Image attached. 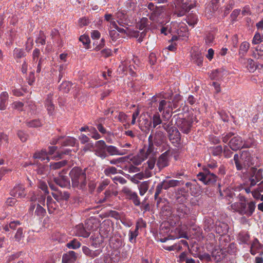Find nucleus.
<instances>
[{"label": "nucleus", "instance_id": "nucleus-34", "mask_svg": "<svg viewBox=\"0 0 263 263\" xmlns=\"http://www.w3.org/2000/svg\"><path fill=\"white\" fill-rule=\"evenodd\" d=\"M149 182L148 181L142 182L139 186V193L143 196L147 191L149 188Z\"/></svg>", "mask_w": 263, "mask_h": 263}, {"label": "nucleus", "instance_id": "nucleus-57", "mask_svg": "<svg viewBox=\"0 0 263 263\" xmlns=\"http://www.w3.org/2000/svg\"><path fill=\"white\" fill-rule=\"evenodd\" d=\"M23 237V229L21 228H18L14 236L15 240L19 242L22 238Z\"/></svg>", "mask_w": 263, "mask_h": 263}, {"label": "nucleus", "instance_id": "nucleus-31", "mask_svg": "<svg viewBox=\"0 0 263 263\" xmlns=\"http://www.w3.org/2000/svg\"><path fill=\"white\" fill-rule=\"evenodd\" d=\"M67 163V160H62L58 162H51L50 167L51 170H58L65 166Z\"/></svg>", "mask_w": 263, "mask_h": 263}, {"label": "nucleus", "instance_id": "nucleus-32", "mask_svg": "<svg viewBox=\"0 0 263 263\" xmlns=\"http://www.w3.org/2000/svg\"><path fill=\"white\" fill-rule=\"evenodd\" d=\"M155 10H152L149 16V18L152 21H155L161 14L162 8L157 7Z\"/></svg>", "mask_w": 263, "mask_h": 263}, {"label": "nucleus", "instance_id": "nucleus-55", "mask_svg": "<svg viewBox=\"0 0 263 263\" xmlns=\"http://www.w3.org/2000/svg\"><path fill=\"white\" fill-rule=\"evenodd\" d=\"M222 147L220 145L216 146L212 148V154L214 156H219L222 152Z\"/></svg>", "mask_w": 263, "mask_h": 263}, {"label": "nucleus", "instance_id": "nucleus-37", "mask_svg": "<svg viewBox=\"0 0 263 263\" xmlns=\"http://www.w3.org/2000/svg\"><path fill=\"white\" fill-rule=\"evenodd\" d=\"M107 152L110 155H123V153H121L115 146L109 145L107 146Z\"/></svg>", "mask_w": 263, "mask_h": 263}, {"label": "nucleus", "instance_id": "nucleus-29", "mask_svg": "<svg viewBox=\"0 0 263 263\" xmlns=\"http://www.w3.org/2000/svg\"><path fill=\"white\" fill-rule=\"evenodd\" d=\"M8 94L7 92H3L0 95V110H4L6 108V103L8 99Z\"/></svg>", "mask_w": 263, "mask_h": 263}, {"label": "nucleus", "instance_id": "nucleus-64", "mask_svg": "<svg viewBox=\"0 0 263 263\" xmlns=\"http://www.w3.org/2000/svg\"><path fill=\"white\" fill-rule=\"evenodd\" d=\"M17 136L23 142L26 141L28 135L22 130H19L17 133Z\"/></svg>", "mask_w": 263, "mask_h": 263}, {"label": "nucleus", "instance_id": "nucleus-15", "mask_svg": "<svg viewBox=\"0 0 263 263\" xmlns=\"http://www.w3.org/2000/svg\"><path fill=\"white\" fill-rule=\"evenodd\" d=\"M176 214L179 218H184L190 213V209L184 204H177L176 206Z\"/></svg>", "mask_w": 263, "mask_h": 263}, {"label": "nucleus", "instance_id": "nucleus-4", "mask_svg": "<svg viewBox=\"0 0 263 263\" xmlns=\"http://www.w3.org/2000/svg\"><path fill=\"white\" fill-rule=\"evenodd\" d=\"M260 166L259 162H256L254 166H251L248 171V181L250 186H255L258 182L261 181L262 177V170L257 169Z\"/></svg>", "mask_w": 263, "mask_h": 263}, {"label": "nucleus", "instance_id": "nucleus-56", "mask_svg": "<svg viewBox=\"0 0 263 263\" xmlns=\"http://www.w3.org/2000/svg\"><path fill=\"white\" fill-rule=\"evenodd\" d=\"M168 182L170 188L176 187L183 184V181L177 180H169Z\"/></svg>", "mask_w": 263, "mask_h": 263}, {"label": "nucleus", "instance_id": "nucleus-12", "mask_svg": "<svg viewBox=\"0 0 263 263\" xmlns=\"http://www.w3.org/2000/svg\"><path fill=\"white\" fill-rule=\"evenodd\" d=\"M10 194L12 196L20 198H25L26 195L25 187L21 184L15 186L10 191Z\"/></svg>", "mask_w": 263, "mask_h": 263}, {"label": "nucleus", "instance_id": "nucleus-45", "mask_svg": "<svg viewBox=\"0 0 263 263\" xmlns=\"http://www.w3.org/2000/svg\"><path fill=\"white\" fill-rule=\"evenodd\" d=\"M219 0H211L209 6V9L212 12L214 13L218 10L219 7Z\"/></svg>", "mask_w": 263, "mask_h": 263}, {"label": "nucleus", "instance_id": "nucleus-19", "mask_svg": "<svg viewBox=\"0 0 263 263\" xmlns=\"http://www.w3.org/2000/svg\"><path fill=\"white\" fill-rule=\"evenodd\" d=\"M77 258L76 253L73 251H70L63 255L62 262L63 263H73Z\"/></svg>", "mask_w": 263, "mask_h": 263}, {"label": "nucleus", "instance_id": "nucleus-52", "mask_svg": "<svg viewBox=\"0 0 263 263\" xmlns=\"http://www.w3.org/2000/svg\"><path fill=\"white\" fill-rule=\"evenodd\" d=\"M25 52L22 49L15 48L14 50V55L15 58L20 59L25 56Z\"/></svg>", "mask_w": 263, "mask_h": 263}, {"label": "nucleus", "instance_id": "nucleus-50", "mask_svg": "<svg viewBox=\"0 0 263 263\" xmlns=\"http://www.w3.org/2000/svg\"><path fill=\"white\" fill-rule=\"evenodd\" d=\"M27 126L30 127H37L42 125L41 121L38 119L32 120L26 122Z\"/></svg>", "mask_w": 263, "mask_h": 263}, {"label": "nucleus", "instance_id": "nucleus-30", "mask_svg": "<svg viewBox=\"0 0 263 263\" xmlns=\"http://www.w3.org/2000/svg\"><path fill=\"white\" fill-rule=\"evenodd\" d=\"M151 127H152V121L147 119H144L143 121L140 124L141 130L146 133L149 130Z\"/></svg>", "mask_w": 263, "mask_h": 263}, {"label": "nucleus", "instance_id": "nucleus-53", "mask_svg": "<svg viewBox=\"0 0 263 263\" xmlns=\"http://www.w3.org/2000/svg\"><path fill=\"white\" fill-rule=\"evenodd\" d=\"M138 235V231L135 229V231H129V240L132 243L136 242V238Z\"/></svg>", "mask_w": 263, "mask_h": 263}, {"label": "nucleus", "instance_id": "nucleus-62", "mask_svg": "<svg viewBox=\"0 0 263 263\" xmlns=\"http://www.w3.org/2000/svg\"><path fill=\"white\" fill-rule=\"evenodd\" d=\"M109 184V181L107 180L103 181L99 185L97 191L98 192H101L104 190L105 187Z\"/></svg>", "mask_w": 263, "mask_h": 263}, {"label": "nucleus", "instance_id": "nucleus-16", "mask_svg": "<svg viewBox=\"0 0 263 263\" xmlns=\"http://www.w3.org/2000/svg\"><path fill=\"white\" fill-rule=\"evenodd\" d=\"M54 182L61 187H66L70 185V181L67 176L60 175L57 177H54Z\"/></svg>", "mask_w": 263, "mask_h": 263}, {"label": "nucleus", "instance_id": "nucleus-9", "mask_svg": "<svg viewBox=\"0 0 263 263\" xmlns=\"http://www.w3.org/2000/svg\"><path fill=\"white\" fill-rule=\"evenodd\" d=\"M122 192L124 194L127 199L132 200L135 205L138 206L140 204V199L136 192H133L129 188L126 186H124L122 189Z\"/></svg>", "mask_w": 263, "mask_h": 263}, {"label": "nucleus", "instance_id": "nucleus-21", "mask_svg": "<svg viewBox=\"0 0 263 263\" xmlns=\"http://www.w3.org/2000/svg\"><path fill=\"white\" fill-rule=\"evenodd\" d=\"M165 136L164 133L160 131H156L154 137V143L156 146L161 145L164 142Z\"/></svg>", "mask_w": 263, "mask_h": 263}, {"label": "nucleus", "instance_id": "nucleus-14", "mask_svg": "<svg viewBox=\"0 0 263 263\" xmlns=\"http://www.w3.org/2000/svg\"><path fill=\"white\" fill-rule=\"evenodd\" d=\"M216 232L221 236L225 235L229 230V226L226 222L217 221L215 227Z\"/></svg>", "mask_w": 263, "mask_h": 263}, {"label": "nucleus", "instance_id": "nucleus-20", "mask_svg": "<svg viewBox=\"0 0 263 263\" xmlns=\"http://www.w3.org/2000/svg\"><path fill=\"white\" fill-rule=\"evenodd\" d=\"M191 57L193 63L198 66L202 65L203 56L200 52L193 51L192 53Z\"/></svg>", "mask_w": 263, "mask_h": 263}, {"label": "nucleus", "instance_id": "nucleus-38", "mask_svg": "<svg viewBox=\"0 0 263 263\" xmlns=\"http://www.w3.org/2000/svg\"><path fill=\"white\" fill-rule=\"evenodd\" d=\"M81 243L76 239L70 241L66 244V247L69 249H77L81 247Z\"/></svg>", "mask_w": 263, "mask_h": 263}, {"label": "nucleus", "instance_id": "nucleus-48", "mask_svg": "<svg viewBox=\"0 0 263 263\" xmlns=\"http://www.w3.org/2000/svg\"><path fill=\"white\" fill-rule=\"evenodd\" d=\"M148 21L146 17H142L138 23L137 26L140 30H142L148 26Z\"/></svg>", "mask_w": 263, "mask_h": 263}, {"label": "nucleus", "instance_id": "nucleus-7", "mask_svg": "<svg viewBox=\"0 0 263 263\" xmlns=\"http://www.w3.org/2000/svg\"><path fill=\"white\" fill-rule=\"evenodd\" d=\"M194 7L193 4L189 5L186 3H183V0H177L175 3V14L178 16H183Z\"/></svg>", "mask_w": 263, "mask_h": 263}, {"label": "nucleus", "instance_id": "nucleus-59", "mask_svg": "<svg viewBox=\"0 0 263 263\" xmlns=\"http://www.w3.org/2000/svg\"><path fill=\"white\" fill-rule=\"evenodd\" d=\"M146 227V223L145 221H144L142 218H139L138 219L136 224V229L138 231L139 229L142 228H145Z\"/></svg>", "mask_w": 263, "mask_h": 263}, {"label": "nucleus", "instance_id": "nucleus-22", "mask_svg": "<svg viewBox=\"0 0 263 263\" xmlns=\"http://www.w3.org/2000/svg\"><path fill=\"white\" fill-rule=\"evenodd\" d=\"M53 197L57 200H67L70 197V194L68 192L58 191L57 193H52Z\"/></svg>", "mask_w": 263, "mask_h": 263}, {"label": "nucleus", "instance_id": "nucleus-46", "mask_svg": "<svg viewBox=\"0 0 263 263\" xmlns=\"http://www.w3.org/2000/svg\"><path fill=\"white\" fill-rule=\"evenodd\" d=\"M104 174L107 176L117 173V169L114 166H108L104 171Z\"/></svg>", "mask_w": 263, "mask_h": 263}, {"label": "nucleus", "instance_id": "nucleus-27", "mask_svg": "<svg viewBox=\"0 0 263 263\" xmlns=\"http://www.w3.org/2000/svg\"><path fill=\"white\" fill-rule=\"evenodd\" d=\"M47 205L49 213H53L58 206L55 201L49 196L47 197Z\"/></svg>", "mask_w": 263, "mask_h": 263}, {"label": "nucleus", "instance_id": "nucleus-36", "mask_svg": "<svg viewBox=\"0 0 263 263\" xmlns=\"http://www.w3.org/2000/svg\"><path fill=\"white\" fill-rule=\"evenodd\" d=\"M222 71L221 70L216 69L213 70L210 74V77L212 80H218L222 78Z\"/></svg>", "mask_w": 263, "mask_h": 263}, {"label": "nucleus", "instance_id": "nucleus-25", "mask_svg": "<svg viewBox=\"0 0 263 263\" xmlns=\"http://www.w3.org/2000/svg\"><path fill=\"white\" fill-rule=\"evenodd\" d=\"M217 177L214 174L208 175L203 178H199V180L202 181L205 184H213L217 180Z\"/></svg>", "mask_w": 263, "mask_h": 263}, {"label": "nucleus", "instance_id": "nucleus-42", "mask_svg": "<svg viewBox=\"0 0 263 263\" xmlns=\"http://www.w3.org/2000/svg\"><path fill=\"white\" fill-rule=\"evenodd\" d=\"M37 175L41 176V178H44L47 175V167L44 165H40L36 170Z\"/></svg>", "mask_w": 263, "mask_h": 263}, {"label": "nucleus", "instance_id": "nucleus-44", "mask_svg": "<svg viewBox=\"0 0 263 263\" xmlns=\"http://www.w3.org/2000/svg\"><path fill=\"white\" fill-rule=\"evenodd\" d=\"M182 190L183 189L178 190L175 196L176 200L180 203L184 202L186 200L185 195L180 194V192H181Z\"/></svg>", "mask_w": 263, "mask_h": 263}, {"label": "nucleus", "instance_id": "nucleus-40", "mask_svg": "<svg viewBox=\"0 0 263 263\" xmlns=\"http://www.w3.org/2000/svg\"><path fill=\"white\" fill-rule=\"evenodd\" d=\"M46 213V210L40 204H37L35 210V215L40 218L43 217Z\"/></svg>", "mask_w": 263, "mask_h": 263}, {"label": "nucleus", "instance_id": "nucleus-6", "mask_svg": "<svg viewBox=\"0 0 263 263\" xmlns=\"http://www.w3.org/2000/svg\"><path fill=\"white\" fill-rule=\"evenodd\" d=\"M175 119V124L180 130L183 133L188 134L192 126V121L179 117V115H175L173 116Z\"/></svg>", "mask_w": 263, "mask_h": 263}, {"label": "nucleus", "instance_id": "nucleus-17", "mask_svg": "<svg viewBox=\"0 0 263 263\" xmlns=\"http://www.w3.org/2000/svg\"><path fill=\"white\" fill-rule=\"evenodd\" d=\"M168 136L170 140L173 143H179L180 141L181 135L176 127L173 129L170 133H168Z\"/></svg>", "mask_w": 263, "mask_h": 263}, {"label": "nucleus", "instance_id": "nucleus-49", "mask_svg": "<svg viewBox=\"0 0 263 263\" xmlns=\"http://www.w3.org/2000/svg\"><path fill=\"white\" fill-rule=\"evenodd\" d=\"M249 44L247 42H242L239 48V53L243 54L244 53H246L249 48Z\"/></svg>", "mask_w": 263, "mask_h": 263}, {"label": "nucleus", "instance_id": "nucleus-13", "mask_svg": "<svg viewBox=\"0 0 263 263\" xmlns=\"http://www.w3.org/2000/svg\"><path fill=\"white\" fill-rule=\"evenodd\" d=\"M229 238L227 239L226 238L221 237L219 239L220 245L222 247L221 250H224L225 252L231 254L236 252V248L235 245L233 243L229 244L228 246L226 247V245L223 244V242H228Z\"/></svg>", "mask_w": 263, "mask_h": 263}, {"label": "nucleus", "instance_id": "nucleus-28", "mask_svg": "<svg viewBox=\"0 0 263 263\" xmlns=\"http://www.w3.org/2000/svg\"><path fill=\"white\" fill-rule=\"evenodd\" d=\"M142 149L144 150V152L142 153V155L144 157H146V159L148 157H153L155 154L154 146L153 143L148 144L147 147L145 146L144 148Z\"/></svg>", "mask_w": 263, "mask_h": 263}, {"label": "nucleus", "instance_id": "nucleus-41", "mask_svg": "<svg viewBox=\"0 0 263 263\" xmlns=\"http://www.w3.org/2000/svg\"><path fill=\"white\" fill-rule=\"evenodd\" d=\"M76 143V139L73 137H68L65 139L61 142V144L62 146H73Z\"/></svg>", "mask_w": 263, "mask_h": 263}, {"label": "nucleus", "instance_id": "nucleus-8", "mask_svg": "<svg viewBox=\"0 0 263 263\" xmlns=\"http://www.w3.org/2000/svg\"><path fill=\"white\" fill-rule=\"evenodd\" d=\"M95 154L102 159H105L107 157V145L103 140H99L96 143Z\"/></svg>", "mask_w": 263, "mask_h": 263}, {"label": "nucleus", "instance_id": "nucleus-3", "mask_svg": "<svg viewBox=\"0 0 263 263\" xmlns=\"http://www.w3.org/2000/svg\"><path fill=\"white\" fill-rule=\"evenodd\" d=\"M232 208L241 215H246L249 217L251 216L255 209V202L248 201L247 202H235L232 204Z\"/></svg>", "mask_w": 263, "mask_h": 263}, {"label": "nucleus", "instance_id": "nucleus-18", "mask_svg": "<svg viewBox=\"0 0 263 263\" xmlns=\"http://www.w3.org/2000/svg\"><path fill=\"white\" fill-rule=\"evenodd\" d=\"M53 94L49 93L45 100V105L49 115H52L54 111V105L52 102Z\"/></svg>", "mask_w": 263, "mask_h": 263}, {"label": "nucleus", "instance_id": "nucleus-5", "mask_svg": "<svg viewBox=\"0 0 263 263\" xmlns=\"http://www.w3.org/2000/svg\"><path fill=\"white\" fill-rule=\"evenodd\" d=\"M251 142L247 141H243L242 138L240 136H235L229 141V147L234 151H236L241 148L250 147L254 143L252 139H250Z\"/></svg>", "mask_w": 263, "mask_h": 263}, {"label": "nucleus", "instance_id": "nucleus-39", "mask_svg": "<svg viewBox=\"0 0 263 263\" xmlns=\"http://www.w3.org/2000/svg\"><path fill=\"white\" fill-rule=\"evenodd\" d=\"M151 120L152 121V124H153L152 127L153 128H156L157 125L162 123V120L158 114H154Z\"/></svg>", "mask_w": 263, "mask_h": 263}, {"label": "nucleus", "instance_id": "nucleus-35", "mask_svg": "<svg viewBox=\"0 0 263 263\" xmlns=\"http://www.w3.org/2000/svg\"><path fill=\"white\" fill-rule=\"evenodd\" d=\"M72 86V84L68 81L63 82L59 87V89L60 91H62L64 93H68L71 87Z\"/></svg>", "mask_w": 263, "mask_h": 263}, {"label": "nucleus", "instance_id": "nucleus-1", "mask_svg": "<svg viewBox=\"0 0 263 263\" xmlns=\"http://www.w3.org/2000/svg\"><path fill=\"white\" fill-rule=\"evenodd\" d=\"M69 175L71 179L72 186L81 190L86 188L87 180L85 170L79 167H73L70 172Z\"/></svg>", "mask_w": 263, "mask_h": 263}, {"label": "nucleus", "instance_id": "nucleus-60", "mask_svg": "<svg viewBox=\"0 0 263 263\" xmlns=\"http://www.w3.org/2000/svg\"><path fill=\"white\" fill-rule=\"evenodd\" d=\"M112 180L114 181V183L117 184L118 183L121 184H124L127 182V180L121 176H116L112 178Z\"/></svg>", "mask_w": 263, "mask_h": 263}, {"label": "nucleus", "instance_id": "nucleus-43", "mask_svg": "<svg viewBox=\"0 0 263 263\" xmlns=\"http://www.w3.org/2000/svg\"><path fill=\"white\" fill-rule=\"evenodd\" d=\"M253 55L255 58L258 59L263 57V46L258 45L256 47L255 51L253 52Z\"/></svg>", "mask_w": 263, "mask_h": 263}, {"label": "nucleus", "instance_id": "nucleus-2", "mask_svg": "<svg viewBox=\"0 0 263 263\" xmlns=\"http://www.w3.org/2000/svg\"><path fill=\"white\" fill-rule=\"evenodd\" d=\"M234 160L238 170H241L242 168V165L241 162L243 163L245 166H247L248 167L254 166L257 162H259L258 158H253L251 157L248 151H242L240 156L238 154H235Z\"/></svg>", "mask_w": 263, "mask_h": 263}, {"label": "nucleus", "instance_id": "nucleus-63", "mask_svg": "<svg viewBox=\"0 0 263 263\" xmlns=\"http://www.w3.org/2000/svg\"><path fill=\"white\" fill-rule=\"evenodd\" d=\"M222 253L220 252H218L216 250L214 251L212 253V257L214 259L217 261H218L221 259V254Z\"/></svg>", "mask_w": 263, "mask_h": 263}, {"label": "nucleus", "instance_id": "nucleus-51", "mask_svg": "<svg viewBox=\"0 0 263 263\" xmlns=\"http://www.w3.org/2000/svg\"><path fill=\"white\" fill-rule=\"evenodd\" d=\"M171 102L170 101H166L164 100H161L159 102L158 110L160 112H161L162 110H164L166 106L170 107Z\"/></svg>", "mask_w": 263, "mask_h": 263}, {"label": "nucleus", "instance_id": "nucleus-23", "mask_svg": "<svg viewBox=\"0 0 263 263\" xmlns=\"http://www.w3.org/2000/svg\"><path fill=\"white\" fill-rule=\"evenodd\" d=\"M83 252L87 256L94 258L96 257H97L100 255L101 252V251L100 250H97L95 251H92L89 248L86 246H83L82 247Z\"/></svg>", "mask_w": 263, "mask_h": 263}, {"label": "nucleus", "instance_id": "nucleus-58", "mask_svg": "<svg viewBox=\"0 0 263 263\" xmlns=\"http://www.w3.org/2000/svg\"><path fill=\"white\" fill-rule=\"evenodd\" d=\"M213 223V221L211 219L205 220L204 221V230L208 232L210 231Z\"/></svg>", "mask_w": 263, "mask_h": 263}, {"label": "nucleus", "instance_id": "nucleus-26", "mask_svg": "<svg viewBox=\"0 0 263 263\" xmlns=\"http://www.w3.org/2000/svg\"><path fill=\"white\" fill-rule=\"evenodd\" d=\"M100 231V234L104 238L110 237L112 234L111 227L109 225H106L105 224L101 226Z\"/></svg>", "mask_w": 263, "mask_h": 263}, {"label": "nucleus", "instance_id": "nucleus-10", "mask_svg": "<svg viewBox=\"0 0 263 263\" xmlns=\"http://www.w3.org/2000/svg\"><path fill=\"white\" fill-rule=\"evenodd\" d=\"M170 155V151L167 150L162 154L158 158L157 165L160 170L168 165V157Z\"/></svg>", "mask_w": 263, "mask_h": 263}, {"label": "nucleus", "instance_id": "nucleus-33", "mask_svg": "<svg viewBox=\"0 0 263 263\" xmlns=\"http://www.w3.org/2000/svg\"><path fill=\"white\" fill-rule=\"evenodd\" d=\"M218 189H219V192L220 195L221 196H224L228 198V200L230 202H231L232 201H231L230 199L233 198V196L235 195V194L234 192H231L229 190H226L224 191V193L225 195H224L220 189V183L218 184Z\"/></svg>", "mask_w": 263, "mask_h": 263}, {"label": "nucleus", "instance_id": "nucleus-11", "mask_svg": "<svg viewBox=\"0 0 263 263\" xmlns=\"http://www.w3.org/2000/svg\"><path fill=\"white\" fill-rule=\"evenodd\" d=\"M74 233L76 236L87 238L90 235L89 229L84 227L82 223L77 225L74 227Z\"/></svg>", "mask_w": 263, "mask_h": 263}, {"label": "nucleus", "instance_id": "nucleus-47", "mask_svg": "<svg viewBox=\"0 0 263 263\" xmlns=\"http://www.w3.org/2000/svg\"><path fill=\"white\" fill-rule=\"evenodd\" d=\"M174 120H175V119H173V118L171 121L169 123H164L162 124L163 128L167 132V134L170 133L173 129L175 128V126H173V122Z\"/></svg>", "mask_w": 263, "mask_h": 263}, {"label": "nucleus", "instance_id": "nucleus-54", "mask_svg": "<svg viewBox=\"0 0 263 263\" xmlns=\"http://www.w3.org/2000/svg\"><path fill=\"white\" fill-rule=\"evenodd\" d=\"M247 67L250 72H253L256 70L257 65L253 60L250 59L248 61Z\"/></svg>", "mask_w": 263, "mask_h": 263}, {"label": "nucleus", "instance_id": "nucleus-24", "mask_svg": "<svg viewBox=\"0 0 263 263\" xmlns=\"http://www.w3.org/2000/svg\"><path fill=\"white\" fill-rule=\"evenodd\" d=\"M144 152V150L143 149H141L140 151V153L139 154L133 157L132 159H131V161L132 162V163L135 165H139L140 164H141V163L144 161L145 160V159H146V157H144L143 155H142V153Z\"/></svg>", "mask_w": 263, "mask_h": 263}, {"label": "nucleus", "instance_id": "nucleus-61", "mask_svg": "<svg viewBox=\"0 0 263 263\" xmlns=\"http://www.w3.org/2000/svg\"><path fill=\"white\" fill-rule=\"evenodd\" d=\"M212 174V173L210 172L209 168L204 167L203 168V172L199 173L197 176L198 177V179H199V178H203L205 176H208V175H211Z\"/></svg>", "mask_w": 263, "mask_h": 263}]
</instances>
